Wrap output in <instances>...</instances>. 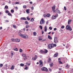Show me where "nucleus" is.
Listing matches in <instances>:
<instances>
[{
  "mask_svg": "<svg viewBox=\"0 0 73 73\" xmlns=\"http://www.w3.org/2000/svg\"><path fill=\"white\" fill-rule=\"evenodd\" d=\"M18 35L21 37H23V38H28V36L26 35H23L20 33H18Z\"/></svg>",
  "mask_w": 73,
  "mask_h": 73,
  "instance_id": "nucleus-1",
  "label": "nucleus"
},
{
  "mask_svg": "<svg viewBox=\"0 0 73 73\" xmlns=\"http://www.w3.org/2000/svg\"><path fill=\"white\" fill-rule=\"evenodd\" d=\"M22 56L23 57V60H25L28 58L26 56V54H22Z\"/></svg>",
  "mask_w": 73,
  "mask_h": 73,
  "instance_id": "nucleus-2",
  "label": "nucleus"
},
{
  "mask_svg": "<svg viewBox=\"0 0 73 73\" xmlns=\"http://www.w3.org/2000/svg\"><path fill=\"white\" fill-rule=\"evenodd\" d=\"M66 29H67V30H69V31H71L72 30L71 27L70 26V25H67L66 26Z\"/></svg>",
  "mask_w": 73,
  "mask_h": 73,
  "instance_id": "nucleus-3",
  "label": "nucleus"
},
{
  "mask_svg": "<svg viewBox=\"0 0 73 73\" xmlns=\"http://www.w3.org/2000/svg\"><path fill=\"white\" fill-rule=\"evenodd\" d=\"M45 23V21L42 18L41 19V20L40 21V24H44Z\"/></svg>",
  "mask_w": 73,
  "mask_h": 73,
  "instance_id": "nucleus-4",
  "label": "nucleus"
},
{
  "mask_svg": "<svg viewBox=\"0 0 73 73\" xmlns=\"http://www.w3.org/2000/svg\"><path fill=\"white\" fill-rule=\"evenodd\" d=\"M54 42L57 44V43H58V39H57V37H54Z\"/></svg>",
  "mask_w": 73,
  "mask_h": 73,
  "instance_id": "nucleus-5",
  "label": "nucleus"
},
{
  "mask_svg": "<svg viewBox=\"0 0 73 73\" xmlns=\"http://www.w3.org/2000/svg\"><path fill=\"white\" fill-rule=\"evenodd\" d=\"M41 70L42 71H48V69L47 68L45 67H43L41 68Z\"/></svg>",
  "mask_w": 73,
  "mask_h": 73,
  "instance_id": "nucleus-6",
  "label": "nucleus"
},
{
  "mask_svg": "<svg viewBox=\"0 0 73 73\" xmlns=\"http://www.w3.org/2000/svg\"><path fill=\"white\" fill-rule=\"evenodd\" d=\"M39 63H40V66L41 67L42 66H43V64H42V60H40L39 61Z\"/></svg>",
  "mask_w": 73,
  "mask_h": 73,
  "instance_id": "nucleus-7",
  "label": "nucleus"
},
{
  "mask_svg": "<svg viewBox=\"0 0 73 73\" xmlns=\"http://www.w3.org/2000/svg\"><path fill=\"white\" fill-rule=\"evenodd\" d=\"M52 44H49L48 45V48H50V49H51V48H53V46H52Z\"/></svg>",
  "mask_w": 73,
  "mask_h": 73,
  "instance_id": "nucleus-8",
  "label": "nucleus"
},
{
  "mask_svg": "<svg viewBox=\"0 0 73 73\" xmlns=\"http://www.w3.org/2000/svg\"><path fill=\"white\" fill-rule=\"evenodd\" d=\"M56 12H57V13H59V14H60L61 13L60 10H58V9H56L55 11Z\"/></svg>",
  "mask_w": 73,
  "mask_h": 73,
  "instance_id": "nucleus-9",
  "label": "nucleus"
},
{
  "mask_svg": "<svg viewBox=\"0 0 73 73\" xmlns=\"http://www.w3.org/2000/svg\"><path fill=\"white\" fill-rule=\"evenodd\" d=\"M56 7V6L54 5V6L52 7V9L53 11V12H55L56 13V11L54 10V9H55V7Z\"/></svg>",
  "mask_w": 73,
  "mask_h": 73,
  "instance_id": "nucleus-10",
  "label": "nucleus"
},
{
  "mask_svg": "<svg viewBox=\"0 0 73 73\" xmlns=\"http://www.w3.org/2000/svg\"><path fill=\"white\" fill-rule=\"evenodd\" d=\"M37 56L36 55H35V58H32V60H36V59H37Z\"/></svg>",
  "mask_w": 73,
  "mask_h": 73,
  "instance_id": "nucleus-11",
  "label": "nucleus"
},
{
  "mask_svg": "<svg viewBox=\"0 0 73 73\" xmlns=\"http://www.w3.org/2000/svg\"><path fill=\"white\" fill-rule=\"evenodd\" d=\"M15 41L16 42H19L20 41V39L18 38H16L15 39Z\"/></svg>",
  "mask_w": 73,
  "mask_h": 73,
  "instance_id": "nucleus-12",
  "label": "nucleus"
},
{
  "mask_svg": "<svg viewBox=\"0 0 73 73\" xmlns=\"http://www.w3.org/2000/svg\"><path fill=\"white\" fill-rule=\"evenodd\" d=\"M58 56V53L56 52V54H55L54 55V57H56Z\"/></svg>",
  "mask_w": 73,
  "mask_h": 73,
  "instance_id": "nucleus-13",
  "label": "nucleus"
},
{
  "mask_svg": "<svg viewBox=\"0 0 73 73\" xmlns=\"http://www.w3.org/2000/svg\"><path fill=\"white\" fill-rule=\"evenodd\" d=\"M71 21H72V20H69L68 21V25H70V23H71Z\"/></svg>",
  "mask_w": 73,
  "mask_h": 73,
  "instance_id": "nucleus-14",
  "label": "nucleus"
},
{
  "mask_svg": "<svg viewBox=\"0 0 73 73\" xmlns=\"http://www.w3.org/2000/svg\"><path fill=\"white\" fill-rule=\"evenodd\" d=\"M44 53L46 54L48 53V50H46V49L44 50Z\"/></svg>",
  "mask_w": 73,
  "mask_h": 73,
  "instance_id": "nucleus-15",
  "label": "nucleus"
},
{
  "mask_svg": "<svg viewBox=\"0 0 73 73\" xmlns=\"http://www.w3.org/2000/svg\"><path fill=\"white\" fill-rule=\"evenodd\" d=\"M33 35L34 36H36L37 35V33L36 32H34L33 33Z\"/></svg>",
  "mask_w": 73,
  "mask_h": 73,
  "instance_id": "nucleus-16",
  "label": "nucleus"
},
{
  "mask_svg": "<svg viewBox=\"0 0 73 73\" xmlns=\"http://www.w3.org/2000/svg\"><path fill=\"white\" fill-rule=\"evenodd\" d=\"M34 21L35 19H34L33 18H32L30 20V21H31V22H33Z\"/></svg>",
  "mask_w": 73,
  "mask_h": 73,
  "instance_id": "nucleus-17",
  "label": "nucleus"
},
{
  "mask_svg": "<svg viewBox=\"0 0 73 73\" xmlns=\"http://www.w3.org/2000/svg\"><path fill=\"white\" fill-rule=\"evenodd\" d=\"M48 38L50 40H52V37H51L49 35H48Z\"/></svg>",
  "mask_w": 73,
  "mask_h": 73,
  "instance_id": "nucleus-18",
  "label": "nucleus"
},
{
  "mask_svg": "<svg viewBox=\"0 0 73 73\" xmlns=\"http://www.w3.org/2000/svg\"><path fill=\"white\" fill-rule=\"evenodd\" d=\"M29 9H27L26 10V12L27 13L29 14Z\"/></svg>",
  "mask_w": 73,
  "mask_h": 73,
  "instance_id": "nucleus-19",
  "label": "nucleus"
},
{
  "mask_svg": "<svg viewBox=\"0 0 73 73\" xmlns=\"http://www.w3.org/2000/svg\"><path fill=\"white\" fill-rule=\"evenodd\" d=\"M44 31L45 32H46L47 31V27L46 26L45 27Z\"/></svg>",
  "mask_w": 73,
  "mask_h": 73,
  "instance_id": "nucleus-20",
  "label": "nucleus"
},
{
  "mask_svg": "<svg viewBox=\"0 0 73 73\" xmlns=\"http://www.w3.org/2000/svg\"><path fill=\"white\" fill-rule=\"evenodd\" d=\"M21 20H27V19L25 17H21Z\"/></svg>",
  "mask_w": 73,
  "mask_h": 73,
  "instance_id": "nucleus-21",
  "label": "nucleus"
},
{
  "mask_svg": "<svg viewBox=\"0 0 73 73\" xmlns=\"http://www.w3.org/2000/svg\"><path fill=\"white\" fill-rule=\"evenodd\" d=\"M47 17H49L50 16V14L49 13H48L46 15Z\"/></svg>",
  "mask_w": 73,
  "mask_h": 73,
  "instance_id": "nucleus-22",
  "label": "nucleus"
},
{
  "mask_svg": "<svg viewBox=\"0 0 73 73\" xmlns=\"http://www.w3.org/2000/svg\"><path fill=\"white\" fill-rule=\"evenodd\" d=\"M14 68H15V66L13 65L12 66V67L11 68V70H13L14 69Z\"/></svg>",
  "mask_w": 73,
  "mask_h": 73,
  "instance_id": "nucleus-23",
  "label": "nucleus"
},
{
  "mask_svg": "<svg viewBox=\"0 0 73 73\" xmlns=\"http://www.w3.org/2000/svg\"><path fill=\"white\" fill-rule=\"evenodd\" d=\"M52 46H53V48L54 47V46H56V44H53V43H52Z\"/></svg>",
  "mask_w": 73,
  "mask_h": 73,
  "instance_id": "nucleus-24",
  "label": "nucleus"
},
{
  "mask_svg": "<svg viewBox=\"0 0 73 73\" xmlns=\"http://www.w3.org/2000/svg\"><path fill=\"white\" fill-rule=\"evenodd\" d=\"M52 19H56V17H55V16H53L52 17Z\"/></svg>",
  "mask_w": 73,
  "mask_h": 73,
  "instance_id": "nucleus-25",
  "label": "nucleus"
},
{
  "mask_svg": "<svg viewBox=\"0 0 73 73\" xmlns=\"http://www.w3.org/2000/svg\"><path fill=\"white\" fill-rule=\"evenodd\" d=\"M25 23L26 24H27V25H28V24H29V22L27 21H26L25 22Z\"/></svg>",
  "mask_w": 73,
  "mask_h": 73,
  "instance_id": "nucleus-26",
  "label": "nucleus"
},
{
  "mask_svg": "<svg viewBox=\"0 0 73 73\" xmlns=\"http://www.w3.org/2000/svg\"><path fill=\"white\" fill-rule=\"evenodd\" d=\"M11 40L13 41V42H15V39L14 38H12L11 39Z\"/></svg>",
  "mask_w": 73,
  "mask_h": 73,
  "instance_id": "nucleus-27",
  "label": "nucleus"
},
{
  "mask_svg": "<svg viewBox=\"0 0 73 73\" xmlns=\"http://www.w3.org/2000/svg\"><path fill=\"white\" fill-rule=\"evenodd\" d=\"M20 66H24V64H23L21 63L20 64Z\"/></svg>",
  "mask_w": 73,
  "mask_h": 73,
  "instance_id": "nucleus-28",
  "label": "nucleus"
},
{
  "mask_svg": "<svg viewBox=\"0 0 73 73\" xmlns=\"http://www.w3.org/2000/svg\"><path fill=\"white\" fill-rule=\"evenodd\" d=\"M14 50L15 51H17V50H18V49L17 48H14Z\"/></svg>",
  "mask_w": 73,
  "mask_h": 73,
  "instance_id": "nucleus-29",
  "label": "nucleus"
},
{
  "mask_svg": "<svg viewBox=\"0 0 73 73\" xmlns=\"http://www.w3.org/2000/svg\"><path fill=\"white\" fill-rule=\"evenodd\" d=\"M13 28H15V29H16V28H17V27H16V26L14 25H13Z\"/></svg>",
  "mask_w": 73,
  "mask_h": 73,
  "instance_id": "nucleus-30",
  "label": "nucleus"
},
{
  "mask_svg": "<svg viewBox=\"0 0 73 73\" xmlns=\"http://www.w3.org/2000/svg\"><path fill=\"white\" fill-rule=\"evenodd\" d=\"M50 61H51V58H49L48 59V62H50Z\"/></svg>",
  "mask_w": 73,
  "mask_h": 73,
  "instance_id": "nucleus-31",
  "label": "nucleus"
},
{
  "mask_svg": "<svg viewBox=\"0 0 73 73\" xmlns=\"http://www.w3.org/2000/svg\"><path fill=\"white\" fill-rule=\"evenodd\" d=\"M5 9H8V7L7 6V5H6V6H5Z\"/></svg>",
  "mask_w": 73,
  "mask_h": 73,
  "instance_id": "nucleus-32",
  "label": "nucleus"
},
{
  "mask_svg": "<svg viewBox=\"0 0 73 73\" xmlns=\"http://www.w3.org/2000/svg\"><path fill=\"white\" fill-rule=\"evenodd\" d=\"M3 64H0V67H3Z\"/></svg>",
  "mask_w": 73,
  "mask_h": 73,
  "instance_id": "nucleus-33",
  "label": "nucleus"
},
{
  "mask_svg": "<svg viewBox=\"0 0 73 73\" xmlns=\"http://www.w3.org/2000/svg\"><path fill=\"white\" fill-rule=\"evenodd\" d=\"M5 66H6V67L5 68H4V69H7V67L8 66V65H7V64H6L5 65Z\"/></svg>",
  "mask_w": 73,
  "mask_h": 73,
  "instance_id": "nucleus-34",
  "label": "nucleus"
},
{
  "mask_svg": "<svg viewBox=\"0 0 73 73\" xmlns=\"http://www.w3.org/2000/svg\"><path fill=\"white\" fill-rule=\"evenodd\" d=\"M27 20H31V19H30V18H29V17H27Z\"/></svg>",
  "mask_w": 73,
  "mask_h": 73,
  "instance_id": "nucleus-35",
  "label": "nucleus"
},
{
  "mask_svg": "<svg viewBox=\"0 0 73 73\" xmlns=\"http://www.w3.org/2000/svg\"><path fill=\"white\" fill-rule=\"evenodd\" d=\"M8 15H9V16H12V14L11 13H9L8 14Z\"/></svg>",
  "mask_w": 73,
  "mask_h": 73,
  "instance_id": "nucleus-36",
  "label": "nucleus"
},
{
  "mask_svg": "<svg viewBox=\"0 0 73 73\" xmlns=\"http://www.w3.org/2000/svg\"><path fill=\"white\" fill-rule=\"evenodd\" d=\"M23 8H27V6L26 5H24L23 6Z\"/></svg>",
  "mask_w": 73,
  "mask_h": 73,
  "instance_id": "nucleus-37",
  "label": "nucleus"
},
{
  "mask_svg": "<svg viewBox=\"0 0 73 73\" xmlns=\"http://www.w3.org/2000/svg\"><path fill=\"white\" fill-rule=\"evenodd\" d=\"M29 25H27L26 27V28H28L29 27Z\"/></svg>",
  "mask_w": 73,
  "mask_h": 73,
  "instance_id": "nucleus-38",
  "label": "nucleus"
},
{
  "mask_svg": "<svg viewBox=\"0 0 73 73\" xmlns=\"http://www.w3.org/2000/svg\"><path fill=\"white\" fill-rule=\"evenodd\" d=\"M19 52H23V50H22L20 48L19 49Z\"/></svg>",
  "mask_w": 73,
  "mask_h": 73,
  "instance_id": "nucleus-39",
  "label": "nucleus"
},
{
  "mask_svg": "<svg viewBox=\"0 0 73 73\" xmlns=\"http://www.w3.org/2000/svg\"><path fill=\"white\" fill-rule=\"evenodd\" d=\"M11 13H14V10L13 9H12L11 10Z\"/></svg>",
  "mask_w": 73,
  "mask_h": 73,
  "instance_id": "nucleus-40",
  "label": "nucleus"
},
{
  "mask_svg": "<svg viewBox=\"0 0 73 73\" xmlns=\"http://www.w3.org/2000/svg\"><path fill=\"white\" fill-rule=\"evenodd\" d=\"M64 28L65 26H62L61 27V28H62V29H64Z\"/></svg>",
  "mask_w": 73,
  "mask_h": 73,
  "instance_id": "nucleus-41",
  "label": "nucleus"
},
{
  "mask_svg": "<svg viewBox=\"0 0 73 73\" xmlns=\"http://www.w3.org/2000/svg\"><path fill=\"white\" fill-rule=\"evenodd\" d=\"M55 17L56 18V17H58V14H56L55 16Z\"/></svg>",
  "mask_w": 73,
  "mask_h": 73,
  "instance_id": "nucleus-42",
  "label": "nucleus"
},
{
  "mask_svg": "<svg viewBox=\"0 0 73 73\" xmlns=\"http://www.w3.org/2000/svg\"><path fill=\"white\" fill-rule=\"evenodd\" d=\"M66 68H69V65L67 64V65L66 66Z\"/></svg>",
  "mask_w": 73,
  "mask_h": 73,
  "instance_id": "nucleus-43",
  "label": "nucleus"
},
{
  "mask_svg": "<svg viewBox=\"0 0 73 73\" xmlns=\"http://www.w3.org/2000/svg\"><path fill=\"white\" fill-rule=\"evenodd\" d=\"M49 29L50 30H52V27H49Z\"/></svg>",
  "mask_w": 73,
  "mask_h": 73,
  "instance_id": "nucleus-44",
  "label": "nucleus"
},
{
  "mask_svg": "<svg viewBox=\"0 0 73 73\" xmlns=\"http://www.w3.org/2000/svg\"><path fill=\"white\" fill-rule=\"evenodd\" d=\"M64 9L65 11H66V7L64 6Z\"/></svg>",
  "mask_w": 73,
  "mask_h": 73,
  "instance_id": "nucleus-45",
  "label": "nucleus"
},
{
  "mask_svg": "<svg viewBox=\"0 0 73 73\" xmlns=\"http://www.w3.org/2000/svg\"><path fill=\"white\" fill-rule=\"evenodd\" d=\"M40 52L41 53H44V51H43L42 50H40Z\"/></svg>",
  "mask_w": 73,
  "mask_h": 73,
  "instance_id": "nucleus-46",
  "label": "nucleus"
},
{
  "mask_svg": "<svg viewBox=\"0 0 73 73\" xmlns=\"http://www.w3.org/2000/svg\"><path fill=\"white\" fill-rule=\"evenodd\" d=\"M39 27H40L41 29H42V26L40 25L39 26Z\"/></svg>",
  "mask_w": 73,
  "mask_h": 73,
  "instance_id": "nucleus-47",
  "label": "nucleus"
},
{
  "mask_svg": "<svg viewBox=\"0 0 73 73\" xmlns=\"http://www.w3.org/2000/svg\"><path fill=\"white\" fill-rule=\"evenodd\" d=\"M25 70H28V67H26L25 68Z\"/></svg>",
  "mask_w": 73,
  "mask_h": 73,
  "instance_id": "nucleus-48",
  "label": "nucleus"
},
{
  "mask_svg": "<svg viewBox=\"0 0 73 73\" xmlns=\"http://www.w3.org/2000/svg\"><path fill=\"white\" fill-rule=\"evenodd\" d=\"M44 17H47L46 15L45 14H44Z\"/></svg>",
  "mask_w": 73,
  "mask_h": 73,
  "instance_id": "nucleus-49",
  "label": "nucleus"
},
{
  "mask_svg": "<svg viewBox=\"0 0 73 73\" xmlns=\"http://www.w3.org/2000/svg\"><path fill=\"white\" fill-rule=\"evenodd\" d=\"M59 63L60 64H62V62L61 61H59Z\"/></svg>",
  "mask_w": 73,
  "mask_h": 73,
  "instance_id": "nucleus-50",
  "label": "nucleus"
},
{
  "mask_svg": "<svg viewBox=\"0 0 73 73\" xmlns=\"http://www.w3.org/2000/svg\"><path fill=\"white\" fill-rule=\"evenodd\" d=\"M9 12V11H8V10H7L6 11V13H8Z\"/></svg>",
  "mask_w": 73,
  "mask_h": 73,
  "instance_id": "nucleus-51",
  "label": "nucleus"
},
{
  "mask_svg": "<svg viewBox=\"0 0 73 73\" xmlns=\"http://www.w3.org/2000/svg\"><path fill=\"white\" fill-rule=\"evenodd\" d=\"M49 70L50 72H52V69L51 68H49Z\"/></svg>",
  "mask_w": 73,
  "mask_h": 73,
  "instance_id": "nucleus-52",
  "label": "nucleus"
},
{
  "mask_svg": "<svg viewBox=\"0 0 73 73\" xmlns=\"http://www.w3.org/2000/svg\"><path fill=\"white\" fill-rule=\"evenodd\" d=\"M34 9V7H33V6L32 7H31V9L32 10H33Z\"/></svg>",
  "mask_w": 73,
  "mask_h": 73,
  "instance_id": "nucleus-53",
  "label": "nucleus"
},
{
  "mask_svg": "<svg viewBox=\"0 0 73 73\" xmlns=\"http://www.w3.org/2000/svg\"><path fill=\"white\" fill-rule=\"evenodd\" d=\"M49 23V21H48L46 22V24H48Z\"/></svg>",
  "mask_w": 73,
  "mask_h": 73,
  "instance_id": "nucleus-54",
  "label": "nucleus"
},
{
  "mask_svg": "<svg viewBox=\"0 0 73 73\" xmlns=\"http://www.w3.org/2000/svg\"><path fill=\"white\" fill-rule=\"evenodd\" d=\"M53 63H51L50 64L51 66H53Z\"/></svg>",
  "mask_w": 73,
  "mask_h": 73,
  "instance_id": "nucleus-55",
  "label": "nucleus"
},
{
  "mask_svg": "<svg viewBox=\"0 0 73 73\" xmlns=\"http://www.w3.org/2000/svg\"><path fill=\"white\" fill-rule=\"evenodd\" d=\"M16 4H19V2H17L15 3Z\"/></svg>",
  "mask_w": 73,
  "mask_h": 73,
  "instance_id": "nucleus-56",
  "label": "nucleus"
},
{
  "mask_svg": "<svg viewBox=\"0 0 73 73\" xmlns=\"http://www.w3.org/2000/svg\"><path fill=\"white\" fill-rule=\"evenodd\" d=\"M5 22H7L8 23L9 22V21H8V20H6L5 21Z\"/></svg>",
  "mask_w": 73,
  "mask_h": 73,
  "instance_id": "nucleus-57",
  "label": "nucleus"
},
{
  "mask_svg": "<svg viewBox=\"0 0 73 73\" xmlns=\"http://www.w3.org/2000/svg\"><path fill=\"white\" fill-rule=\"evenodd\" d=\"M11 56H13V52H11Z\"/></svg>",
  "mask_w": 73,
  "mask_h": 73,
  "instance_id": "nucleus-58",
  "label": "nucleus"
},
{
  "mask_svg": "<svg viewBox=\"0 0 73 73\" xmlns=\"http://www.w3.org/2000/svg\"><path fill=\"white\" fill-rule=\"evenodd\" d=\"M54 31H56L57 30V29L56 28H54Z\"/></svg>",
  "mask_w": 73,
  "mask_h": 73,
  "instance_id": "nucleus-59",
  "label": "nucleus"
},
{
  "mask_svg": "<svg viewBox=\"0 0 73 73\" xmlns=\"http://www.w3.org/2000/svg\"><path fill=\"white\" fill-rule=\"evenodd\" d=\"M30 3L31 4H33V3L32 1L30 2Z\"/></svg>",
  "mask_w": 73,
  "mask_h": 73,
  "instance_id": "nucleus-60",
  "label": "nucleus"
},
{
  "mask_svg": "<svg viewBox=\"0 0 73 73\" xmlns=\"http://www.w3.org/2000/svg\"><path fill=\"white\" fill-rule=\"evenodd\" d=\"M45 40H46V38L44 39L43 40V41H45Z\"/></svg>",
  "mask_w": 73,
  "mask_h": 73,
  "instance_id": "nucleus-61",
  "label": "nucleus"
},
{
  "mask_svg": "<svg viewBox=\"0 0 73 73\" xmlns=\"http://www.w3.org/2000/svg\"><path fill=\"white\" fill-rule=\"evenodd\" d=\"M2 28H3L2 27H0V30H1V29H2Z\"/></svg>",
  "mask_w": 73,
  "mask_h": 73,
  "instance_id": "nucleus-62",
  "label": "nucleus"
},
{
  "mask_svg": "<svg viewBox=\"0 0 73 73\" xmlns=\"http://www.w3.org/2000/svg\"><path fill=\"white\" fill-rule=\"evenodd\" d=\"M29 31V29H26V31Z\"/></svg>",
  "mask_w": 73,
  "mask_h": 73,
  "instance_id": "nucleus-63",
  "label": "nucleus"
},
{
  "mask_svg": "<svg viewBox=\"0 0 73 73\" xmlns=\"http://www.w3.org/2000/svg\"><path fill=\"white\" fill-rule=\"evenodd\" d=\"M31 65V64L29 63L27 65H28V66H29V65Z\"/></svg>",
  "mask_w": 73,
  "mask_h": 73,
  "instance_id": "nucleus-64",
  "label": "nucleus"
}]
</instances>
